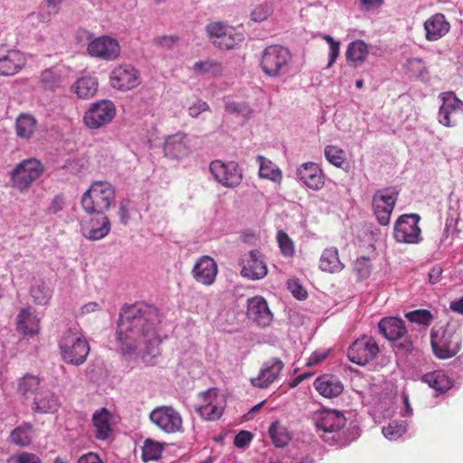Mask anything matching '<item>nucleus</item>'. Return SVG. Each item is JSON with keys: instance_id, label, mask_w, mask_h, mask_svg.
<instances>
[{"instance_id": "f257e3e1", "label": "nucleus", "mask_w": 463, "mask_h": 463, "mask_svg": "<svg viewBox=\"0 0 463 463\" xmlns=\"http://www.w3.org/2000/svg\"><path fill=\"white\" fill-rule=\"evenodd\" d=\"M159 323L157 309L145 303L125 307L120 313L117 331L118 348L124 354L138 353L153 357L160 354V338L156 325Z\"/></svg>"}, {"instance_id": "f03ea898", "label": "nucleus", "mask_w": 463, "mask_h": 463, "mask_svg": "<svg viewBox=\"0 0 463 463\" xmlns=\"http://www.w3.org/2000/svg\"><path fill=\"white\" fill-rule=\"evenodd\" d=\"M312 420L320 438L329 445L345 446L355 439L347 437L346 419L336 410L323 409L313 413Z\"/></svg>"}, {"instance_id": "7ed1b4c3", "label": "nucleus", "mask_w": 463, "mask_h": 463, "mask_svg": "<svg viewBox=\"0 0 463 463\" xmlns=\"http://www.w3.org/2000/svg\"><path fill=\"white\" fill-rule=\"evenodd\" d=\"M463 327L458 321H449L445 326H434L430 332L433 354L439 359L455 356L462 347Z\"/></svg>"}, {"instance_id": "20e7f679", "label": "nucleus", "mask_w": 463, "mask_h": 463, "mask_svg": "<svg viewBox=\"0 0 463 463\" xmlns=\"http://www.w3.org/2000/svg\"><path fill=\"white\" fill-rule=\"evenodd\" d=\"M59 347L63 361L74 365L83 364L90 352L88 341L76 326L62 334Z\"/></svg>"}, {"instance_id": "39448f33", "label": "nucleus", "mask_w": 463, "mask_h": 463, "mask_svg": "<svg viewBox=\"0 0 463 463\" xmlns=\"http://www.w3.org/2000/svg\"><path fill=\"white\" fill-rule=\"evenodd\" d=\"M291 61L292 54L288 48L273 44L262 51L260 65L264 74L279 78L290 71Z\"/></svg>"}, {"instance_id": "423d86ee", "label": "nucleus", "mask_w": 463, "mask_h": 463, "mask_svg": "<svg viewBox=\"0 0 463 463\" xmlns=\"http://www.w3.org/2000/svg\"><path fill=\"white\" fill-rule=\"evenodd\" d=\"M115 200V189L104 181L93 182L81 198V205L89 213H104Z\"/></svg>"}, {"instance_id": "0eeeda50", "label": "nucleus", "mask_w": 463, "mask_h": 463, "mask_svg": "<svg viewBox=\"0 0 463 463\" xmlns=\"http://www.w3.org/2000/svg\"><path fill=\"white\" fill-rule=\"evenodd\" d=\"M43 173V165L36 158L24 159L11 172L12 186L20 192L26 191Z\"/></svg>"}, {"instance_id": "6e6552de", "label": "nucleus", "mask_w": 463, "mask_h": 463, "mask_svg": "<svg viewBox=\"0 0 463 463\" xmlns=\"http://www.w3.org/2000/svg\"><path fill=\"white\" fill-rule=\"evenodd\" d=\"M209 170L213 179L224 187H236L241 183L242 172L234 161L213 160Z\"/></svg>"}, {"instance_id": "1a4fd4ad", "label": "nucleus", "mask_w": 463, "mask_h": 463, "mask_svg": "<svg viewBox=\"0 0 463 463\" xmlns=\"http://www.w3.org/2000/svg\"><path fill=\"white\" fill-rule=\"evenodd\" d=\"M419 222L420 216L416 213L401 216L394 225L393 236L396 241L407 244H417L421 241Z\"/></svg>"}, {"instance_id": "9d476101", "label": "nucleus", "mask_w": 463, "mask_h": 463, "mask_svg": "<svg viewBox=\"0 0 463 463\" xmlns=\"http://www.w3.org/2000/svg\"><path fill=\"white\" fill-rule=\"evenodd\" d=\"M140 83V72L131 64L117 65L110 71L109 84L115 90L125 92L137 88Z\"/></svg>"}, {"instance_id": "9b49d317", "label": "nucleus", "mask_w": 463, "mask_h": 463, "mask_svg": "<svg viewBox=\"0 0 463 463\" xmlns=\"http://www.w3.org/2000/svg\"><path fill=\"white\" fill-rule=\"evenodd\" d=\"M116 115L114 103L108 99H101L91 104L83 117L84 124L90 129H97L108 125Z\"/></svg>"}, {"instance_id": "f8f14e48", "label": "nucleus", "mask_w": 463, "mask_h": 463, "mask_svg": "<svg viewBox=\"0 0 463 463\" xmlns=\"http://www.w3.org/2000/svg\"><path fill=\"white\" fill-rule=\"evenodd\" d=\"M90 56L106 61L117 60L121 53V47L117 39L103 35L90 40L87 46Z\"/></svg>"}, {"instance_id": "ddd939ff", "label": "nucleus", "mask_w": 463, "mask_h": 463, "mask_svg": "<svg viewBox=\"0 0 463 463\" xmlns=\"http://www.w3.org/2000/svg\"><path fill=\"white\" fill-rule=\"evenodd\" d=\"M397 197L398 192L394 188L379 190L373 194V209L380 224H389Z\"/></svg>"}, {"instance_id": "4468645a", "label": "nucleus", "mask_w": 463, "mask_h": 463, "mask_svg": "<svg viewBox=\"0 0 463 463\" xmlns=\"http://www.w3.org/2000/svg\"><path fill=\"white\" fill-rule=\"evenodd\" d=\"M200 403L196 406V411L206 420L219 419L224 409L223 396L216 389H209L200 393Z\"/></svg>"}, {"instance_id": "2eb2a0df", "label": "nucleus", "mask_w": 463, "mask_h": 463, "mask_svg": "<svg viewBox=\"0 0 463 463\" xmlns=\"http://www.w3.org/2000/svg\"><path fill=\"white\" fill-rule=\"evenodd\" d=\"M27 62L22 51L7 44H0V75L13 76L21 71Z\"/></svg>"}, {"instance_id": "dca6fc26", "label": "nucleus", "mask_w": 463, "mask_h": 463, "mask_svg": "<svg viewBox=\"0 0 463 463\" xmlns=\"http://www.w3.org/2000/svg\"><path fill=\"white\" fill-rule=\"evenodd\" d=\"M149 417L156 426L166 433H175L182 429L181 414L171 406L156 407Z\"/></svg>"}, {"instance_id": "f3484780", "label": "nucleus", "mask_w": 463, "mask_h": 463, "mask_svg": "<svg viewBox=\"0 0 463 463\" xmlns=\"http://www.w3.org/2000/svg\"><path fill=\"white\" fill-rule=\"evenodd\" d=\"M439 98L441 100L439 122L445 127H454L458 117L463 115V102L451 91L443 92Z\"/></svg>"}, {"instance_id": "a211bd4d", "label": "nucleus", "mask_w": 463, "mask_h": 463, "mask_svg": "<svg viewBox=\"0 0 463 463\" xmlns=\"http://www.w3.org/2000/svg\"><path fill=\"white\" fill-rule=\"evenodd\" d=\"M378 352L379 347L375 340L372 337L363 336L350 345L347 357L354 364L364 365L371 362Z\"/></svg>"}, {"instance_id": "6ab92c4d", "label": "nucleus", "mask_w": 463, "mask_h": 463, "mask_svg": "<svg viewBox=\"0 0 463 463\" xmlns=\"http://www.w3.org/2000/svg\"><path fill=\"white\" fill-rule=\"evenodd\" d=\"M241 264V276L249 279L259 280L266 277L268 273V267L259 250H252L245 254Z\"/></svg>"}, {"instance_id": "aec40b11", "label": "nucleus", "mask_w": 463, "mask_h": 463, "mask_svg": "<svg viewBox=\"0 0 463 463\" xmlns=\"http://www.w3.org/2000/svg\"><path fill=\"white\" fill-rule=\"evenodd\" d=\"M217 274V263L207 255L200 257L192 269V275L195 281L204 286L213 285L215 282Z\"/></svg>"}, {"instance_id": "412c9836", "label": "nucleus", "mask_w": 463, "mask_h": 463, "mask_svg": "<svg viewBox=\"0 0 463 463\" xmlns=\"http://www.w3.org/2000/svg\"><path fill=\"white\" fill-rule=\"evenodd\" d=\"M298 180L307 188L318 191L325 184V175L319 165L313 162L302 164L297 171Z\"/></svg>"}, {"instance_id": "4be33fe9", "label": "nucleus", "mask_w": 463, "mask_h": 463, "mask_svg": "<svg viewBox=\"0 0 463 463\" xmlns=\"http://www.w3.org/2000/svg\"><path fill=\"white\" fill-rule=\"evenodd\" d=\"M41 317L32 307L22 308L16 317L17 331L24 337H33L40 332Z\"/></svg>"}, {"instance_id": "5701e85b", "label": "nucleus", "mask_w": 463, "mask_h": 463, "mask_svg": "<svg viewBox=\"0 0 463 463\" xmlns=\"http://www.w3.org/2000/svg\"><path fill=\"white\" fill-rule=\"evenodd\" d=\"M284 364L278 358L266 361L259 373V375L251 379L253 386L265 389L274 383L280 374Z\"/></svg>"}, {"instance_id": "b1692460", "label": "nucleus", "mask_w": 463, "mask_h": 463, "mask_svg": "<svg viewBox=\"0 0 463 463\" xmlns=\"http://www.w3.org/2000/svg\"><path fill=\"white\" fill-rule=\"evenodd\" d=\"M110 231V222L104 213L97 214L96 217L84 221L81 223L83 236L91 241H98L106 237Z\"/></svg>"}, {"instance_id": "393cba45", "label": "nucleus", "mask_w": 463, "mask_h": 463, "mask_svg": "<svg viewBox=\"0 0 463 463\" xmlns=\"http://www.w3.org/2000/svg\"><path fill=\"white\" fill-rule=\"evenodd\" d=\"M247 315L262 327L269 326L273 320V315L268 307L267 301L260 296L248 299Z\"/></svg>"}, {"instance_id": "a878e982", "label": "nucleus", "mask_w": 463, "mask_h": 463, "mask_svg": "<svg viewBox=\"0 0 463 463\" xmlns=\"http://www.w3.org/2000/svg\"><path fill=\"white\" fill-rule=\"evenodd\" d=\"M450 29V24L444 14L438 13L424 22L425 37L430 42H435L445 36Z\"/></svg>"}, {"instance_id": "bb28decb", "label": "nucleus", "mask_w": 463, "mask_h": 463, "mask_svg": "<svg viewBox=\"0 0 463 463\" xmlns=\"http://www.w3.org/2000/svg\"><path fill=\"white\" fill-rule=\"evenodd\" d=\"M165 156L173 159H180L189 154L187 137L184 133L168 136L164 145Z\"/></svg>"}, {"instance_id": "cd10ccee", "label": "nucleus", "mask_w": 463, "mask_h": 463, "mask_svg": "<svg viewBox=\"0 0 463 463\" xmlns=\"http://www.w3.org/2000/svg\"><path fill=\"white\" fill-rule=\"evenodd\" d=\"M113 416L106 408L96 411L92 415L95 437L99 440L109 439L112 433Z\"/></svg>"}, {"instance_id": "c85d7f7f", "label": "nucleus", "mask_w": 463, "mask_h": 463, "mask_svg": "<svg viewBox=\"0 0 463 463\" xmlns=\"http://www.w3.org/2000/svg\"><path fill=\"white\" fill-rule=\"evenodd\" d=\"M69 69L64 65H55L44 70L40 75V83L45 90L59 88L69 76Z\"/></svg>"}, {"instance_id": "c756f323", "label": "nucleus", "mask_w": 463, "mask_h": 463, "mask_svg": "<svg viewBox=\"0 0 463 463\" xmlns=\"http://www.w3.org/2000/svg\"><path fill=\"white\" fill-rule=\"evenodd\" d=\"M99 80L92 74H84L78 78L71 85V90L79 99H89L95 96L98 91Z\"/></svg>"}, {"instance_id": "7c9ffc66", "label": "nucleus", "mask_w": 463, "mask_h": 463, "mask_svg": "<svg viewBox=\"0 0 463 463\" xmlns=\"http://www.w3.org/2000/svg\"><path fill=\"white\" fill-rule=\"evenodd\" d=\"M59 406L58 398L52 392L41 389L33 399L32 410L37 413H53Z\"/></svg>"}, {"instance_id": "2f4dec72", "label": "nucleus", "mask_w": 463, "mask_h": 463, "mask_svg": "<svg viewBox=\"0 0 463 463\" xmlns=\"http://www.w3.org/2000/svg\"><path fill=\"white\" fill-rule=\"evenodd\" d=\"M378 326L383 335L390 341L398 340L407 333L404 321L395 317H389L381 319Z\"/></svg>"}, {"instance_id": "473e14b6", "label": "nucleus", "mask_w": 463, "mask_h": 463, "mask_svg": "<svg viewBox=\"0 0 463 463\" xmlns=\"http://www.w3.org/2000/svg\"><path fill=\"white\" fill-rule=\"evenodd\" d=\"M316 390L326 398H334L340 395L344 391L342 382L334 375H322L314 383Z\"/></svg>"}, {"instance_id": "72a5a7b5", "label": "nucleus", "mask_w": 463, "mask_h": 463, "mask_svg": "<svg viewBox=\"0 0 463 463\" xmlns=\"http://www.w3.org/2000/svg\"><path fill=\"white\" fill-rule=\"evenodd\" d=\"M345 268L339 259L338 250L335 247L326 248L323 250L319 259V269L324 272L338 273Z\"/></svg>"}, {"instance_id": "f704fd0d", "label": "nucleus", "mask_w": 463, "mask_h": 463, "mask_svg": "<svg viewBox=\"0 0 463 463\" xmlns=\"http://www.w3.org/2000/svg\"><path fill=\"white\" fill-rule=\"evenodd\" d=\"M369 54L368 45L362 40L350 43L347 46L345 56L346 61L353 67L362 65Z\"/></svg>"}, {"instance_id": "c9c22d12", "label": "nucleus", "mask_w": 463, "mask_h": 463, "mask_svg": "<svg viewBox=\"0 0 463 463\" xmlns=\"http://www.w3.org/2000/svg\"><path fill=\"white\" fill-rule=\"evenodd\" d=\"M259 164V176L262 179H268L276 184H280L282 181V172L279 166L271 160L259 155L256 157Z\"/></svg>"}, {"instance_id": "e433bc0d", "label": "nucleus", "mask_w": 463, "mask_h": 463, "mask_svg": "<svg viewBox=\"0 0 463 463\" xmlns=\"http://www.w3.org/2000/svg\"><path fill=\"white\" fill-rule=\"evenodd\" d=\"M15 130L22 139H30L37 130V120L31 114H21L16 118Z\"/></svg>"}, {"instance_id": "4c0bfd02", "label": "nucleus", "mask_w": 463, "mask_h": 463, "mask_svg": "<svg viewBox=\"0 0 463 463\" xmlns=\"http://www.w3.org/2000/svg\"><path fill=\"white\" fill-rule=\"evenodd\" d=\"M422 381L437 392H443L451 387V380L443 371H434L422 376Z\"/></svg>"}, {"instance_id": "58836bf2", "label": "nucleus", "mask_w": 463, "mask_h": 463, "mask_svg": "<svg viewBox=\"0 0 463 463\" xmlns=\"http://www.w3.org/2000/svg\"><path fill=\"white\" fill-rule=\"evenodd\" d=\"M33 434V426L30 423H24L11 432L10 439L15 445L26 447L32 442Z\"/></svg>"}, {"instance_id": "ea45409f", "label": "nucleus", "mask_w": 463, "mask_h": 463, "mask_svg": "<svg viewBox=\"0 0 463 463\" xmlns=\"http://www.w3.org/2000/svg\"><path fill=\"white\" fill-rule=\"evenodd\" d=\"M41 389L40 379L33 374H25L18 382V392L24 399L34 397Z\"/></svg>"}, {"instance_id": "a19ab883", "label": "nucleus", "mask_w": 463, "mask_h": 463, "mask_svg": "<svg viewBox=\"0 0 463 463\" xmlns=\"http://www.w3.org/2000/svg\"><path fill=\"white\" fill-rule=\"evenodd\" d=\"M269 433L276 447H285L291 439V435L288 429L279 421H275L270 425Z\"/></svg>"}, {"instance_id": "79ce46f5", "label": "nucleus", "mask_w": 463, "mask_h": 463, "mask_svg": "<svg viewBox=\"0 0 463 463\" xmlns=\"http://www.w3.org/2000/svg\"><path fill=\"white\" fill-rule=\"evenodd\" d=\"M406 430L407 425L404 420H393L382 429L383 436L389 440L398 439Z\"/></svg>"}, {"instance_id": "37998d69", "label": "nucleus", "mask_w": 463, "mask_h": 463, "mask_svg": "<svg viewBox=\"0 0 463 463\" xmlns=\"http://www.w3.org/2000/svg\"><path fill=\"white\" fill-rule=\"evenodd\" d=\"M193 71L198 75L215 76L222 71L220 63L213 60L200 61L194 64Z\"/></svg>"}, {"instance_id": "c03bdc74", "label": "nucleus", "mask_w": 463, "mask_h": 463, "mask_svg": "<svg viewBox=\"0 0 463 463\" xmlns=\"http://www.w3.org/2000/svg\"><path fill=\"white\" fill-rule=\"evenodd\" d=\"M163 446L160 442L146 439L142 449V458L145 461L156 460L160 458Z\"/></svg>"}, {"instance_id": "a18cd8bd", "label": "nucleus", "mask_w": 463, "mask_h": 463, "mask_svg": "<svg viewBox=\"0 0 463 463\" xmlns=\"http://www.w3.org/2000/svg\"><path fill=\"white\" fill-rule=\"evenodd\" d=\"M274 5L272 2H264L256 5L251 13L250 18L252 21L261 23L266 21L273 13Z\"/></svg>"}, {"instance_id": "49530a36", "label": "nucleus", "mask_w": 463, "mask_h": 463, "mask_svg": "<svg viewBox=\"0 0 463 463\" xmlns=\"http://www.w3.org/2000/svg\"><path fill=\"white\" fill-rule=\"evenodd\" d=\"M405 317L411 323L428 326L433 321L432 314L426 309H417L405 314Z\"/></svg>"}, {"instance_id": "de8ad7c7", "label": "nucleus", "mask_w": 463, "mask_h": 463, "mask_svg": "<svg viewBox=\"0 0 463 463\" xmlns=\"http://www.w3.org/2000/svg\"><path fill=\"white\" fill-rule=\"evenodd\" d=\"M325 156L330 164L337 167H342L345 162L344 150L336 146H326Z\"/></svg>"}, {"instance_id": "09e8293b", "label": "nucleus", "mask_w": 463, "mask_h": 463, "mask_svg": "<svg viewBox=\"0 0 463 463\" xmlns=\"http://www.w3.org/2000/svg\"><path fill=\"white\" fill-rule=\"evenodd\" d=\"M406 67L409 72L414 77L422 80L428 79V71L423 61L420 58H411L407 61Z\"/></svg>"}, {"instance_id": "8fccbe9b", "label": "nucleus", "mask_w": 463, "mask_h": 463, "mask_svg": "<svg viewBox=\"0 0 463 463\" xmlns=\"http://www.w3.org/2000/svg\"><path fill=\"white\" fill-rule=\"evenodd\" d=\"M241 41L242 35L235 33L232 28H229L218 42L214 41V44H217L220 48L230 50L234 48Z\"/></svg>"}, {"instance_id": "3c124183", "label": "nucleus", "mask_w": 463, "mask_h": 463, "mask_svg": "<svg viewBox=\"0 0 463 463\" xmlns=\"http://www.w3.org/2000/svg\"><path fill=\"white\" fill-rule=\"evenodd\" d=\"M33 301L39 305H45L51 298V291L43 283H36L31 288Z\"/></svg>"}, {"instance_id": "603ef678", "label": "nucleus", "mask_w": 463, "mask_h": 463, "mask_svg": "<svg viewBox=\"0 0 463 463\" xmlns=\"http://www.w3.org/2000/svg\"><path fill=\"white\" fill-rule=\"evenodd\" d=\"M277 241L281 253L286 257H291L295 253V246L293 241L283 231H279L277 233Z\"/></svg>"}, {"instance_id": "864d4df0", "label": "nucleus", "mask_w": 463, "mask_h": 463, "mask_svg": "<svg viewBox=\"0 0 463 463\" xmlns=\"http://www.w3.org/2000/svg\"><path fill=\"white\" fill-rule=\"evenodd\" d=\"M354 269L359 279H367L372 272V265L370 259L366 257L358 258L354 261Z\"/></svg>"}, {"instance_id": "5fc2aeb1", "label": "nucleus", "mask_w": 463, "mask_h": 463, "mask_svg": "<svg viewBox=\"0 0 463 463\" xmlns=\"http://www.w3.org/2000/svg\"><path fill=\"white\" fill-rule=\"evenodd\" d=\"M66 0H44L47 11L46 13L40 14L42 22H48L52 16L60 13L62 4Z\"/></svg>"}, {"instance_id": "6e6d98bb", "label": "nucleus", "mask_w": 463, "mask_h": 463, "mask_svg": "<svg viewBox=\"0 0 463 463\" xmlns=\"http://www.w3.org/2000/svg\"><path fill=\"white\" fill-rule=\"evenodd\" d=\"M207 35L214 41H219L224 33L229 30L223 23L213 22L207 24L206 28Z\"/></svg>"}, {"instance_id": "4d7b16f0", "label": "nucleus", "mask_w": 463, "mask_h": 463, "mask_svg": "<svg viewBox=\"0 0 463 463\" xmlns=\"http://www.w3.org/2000/svg\"><path fill=\"white\" fill-rule=\"evenodd\" d=\"M323 39L329 45V54H328V62L327 68H330L336 61L340 53V43L335 41L330 35H323Z\"/></svg>"}, {"instance_id": "13d9d810", "label": "nucleus", "mask_w": 463, "mask_h": 463, "mask_svg": "<svg viewBox=\"0 0 463 463\" xmlns=\"http://www.w3.org/2000/svg\"><path fill=\"white\" fill-rule=\"evenodd\" d=\"M6 463H41V460L37 455L24 451L10 456Z\"/></svg>"}, {"instance_id": "bf43d9fd", "label": "nucleus", "mask_w": 463, "mask_h": 463, "mask_svg": "<svg viewBox=\"0 0 463 463\" xmlns=\"http://www.w3.org/2000/svg\"><path fill=\"white\" fill-rule=\"evenodd\" d=\"M288 290L292 293V295L299 299H305L307 298V291L301 286V284L296 279H289L287 283Z\"/></svg>"}, {"instance_id": "052dcab7", "label": "nucleus", "mask_w": 463, "mask_h": 463, "mask_svg": "<svg viewBox=\"0 0 463 463\" xmlns=\"http://www.w3.org/2000/svg\"><path fill=\"white\" fill-rule=\"evenodd\" d=\"M225 110L229 113H241L247 115L249 113V107L246 103H238L234 101H229L225 105Z\"/></svg>"}, {"instance_id": "680f3d73", "label": "nucleus", "mask_w": 463, "mask_h": 463, "mask_svg": "<svg viewBox=\"0 0 463 463\" xmlns=\"http://www.w3.org/2000/svg\"><path fill=\"white\" fill-rule=\"evenodd\" d=\"M252 439V434L246 430L240 431L234 439V445L237 448H245Z\"/></svg>"}, {"instance_id": "e2e57ef3", "label": "nucleus", "mask_w": 463, "mask_h": 463, "mask_svg": "<svg viewBox=\"0 0 463 463\" xmlns=\"http://www.w3.org/2000/svg\"><path fill=\"white\" fill-rule=\"evenodd\" d=\"M209 106L205 101L197 100L188 107V113L193 118H197L201 113L207 111Z\"/></svg>"}, {"instance_id": "0e129e2a", "label": "nucleus", "mask_w": 463, "mask_h": 463, "mask_svg": "<svg viewBox=\"0 0 463 463\" xmlns=\"http://www.w3.org/2000/svg\"><path fill=\"white\" fill-rule=\"evenodd\" d=\"M327 356L326 351H316L314 352L307 362V366H314L320 364Z\"/></svg>"}, {"instance_id": "69168bd1", "label": "nucleus", "mask_w": 463, "mask_h": 463, "mask_svg": "<svg viewBox=\"0 0 463 463\" xmlns=\"http://www.w3.org/2000/svg\"><path fill=\"white\" fill-rule=\"evenodd\" d=\"M64 204L63 198L60 195L55 196L50 203L48 212L50 213H57L62 210Z\"/></svg>"}, {"instance_id": "338daca9", "label": "nucleus", "mask_w": 463, "mask_h": 463, "mask_svg": "<svg viewBox=\"0 0 463 463\" xmlns=\"http://www.w3.org/2000/svg\"><path fill=\"white\" fill-rule=\"evenodd\" d=\"M442 272H443V269L440 266L436 265V266L432 267L429 272L430 283H431V284L438 283L441 279Z\"/></svg>"}, {"instance_id": "774afa93", "label": "nucleus", "mask_w": 463, "mask_h": 463, "mask_svg": "<svg viewBox=\"0 0 463 463\" xmlns=\"http://www.w3.org/2000/svg\"><path fill=\"white\" fill-rule=\"evenodd\" d=\"M78 463H103L99 457L93 452L87 453L81 456Z\"/></svg>"}]
</instances>
